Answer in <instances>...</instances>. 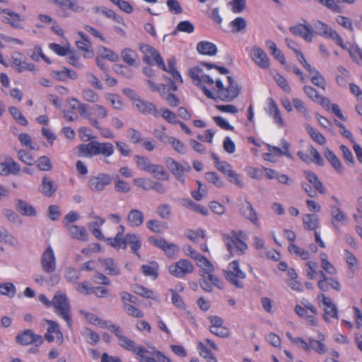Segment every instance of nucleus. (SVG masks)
<instances>
[{"label": "nucleus", "instance_id": "obj_9", "mask_svg": "<svg viewBox=\"0 0 362 362\" xmlns=\"http://www.w3.org/2000/svg\"><path fill=\"white\" fill-rule=\"evenodd\" d=\"M42 269L48 274L52 273L57 268V260L54 251L50 245L43 252L40 259Z\"/></svg>", "mask_w": 362, "mask_h": 362}, {"label": "nucleus", "instance_id": "obj_51", "mask_svg": "<svg viewBox=\"0 0 362 362\" xmlns=\"http://www.w3.org/2000/svg\"><path fill=\"white\" fill-rule=\"evenodd\" d=\"M106 99L110 103L113 108L121 110L123 108V103L121 98L116 94L109 93L106 95Z\"/></svg>", "mask_w": 362, "mask_h": 362}, {"label": "nucleus", "instance_id": "obj_20", "mask_svg": "<svg viewBox=\"0 0 362 362\" xmlns=\"http://www.w3.org/2000/svg\"><path fill=\"white\" fill-rule=\"evenodd\" d=\"M124 231V227L123 226H119L117 228V235L114 238H109L107 239V243L115 247V248H126V241L125 236L123 237V233Z\"/></svg>", "mask_w": 362, "mask_h": 362}, {"label": "nucleus", "instance_id": "obj_32", "mask_svg": "<svg viewBox=\"0 0 362 362\" xmlns=\"http://www.w3.org/2000/svg\"><path fill=\"white\" fill-rule=\"evenodd\" d=\"M197 264L202 269V276L205 277L207 274L212 273L214 271V267L212 264L203 255H201L196 260Z\"/></svg>", "mask_w": 362, "mask_h": 362}, {"label": "nucleus", "instance_id": "obj_45", "mask_svg": "<svg viewBox=\"0 0 362 362\" xmlns=\"http://www.w3.org/2000/svg\"><path fill=\"white\" fill-rule=\"evenodd\" d=\"M303 222L305 228L313 230L317 228L318 218L315 215L306 214L303 217Z\"/></svg>", "mask_w": 362, "mask_h": 362}, {"label": "nucleus", "instance_id": "obj_54", "mask_svg": "<svg viewBox=\"0 0 362 362\" xmlns=\"http://www.w3.org/2000/svg\"><path fill=\"white\" fill-rule=\"evenodd\" d=\"M194 30V25L189 22V21H183L180 22L177 27L176 30L174 31V34L177 33V31L192 33Z\"/></svg>", "mask_w": 362, "mask_h": 362}, {"label": "nucleus", "instance_id": "obj_14", "mask_svg": "<svg viewBox=\"0 0 362 362\" xmlns=\"http://www.w3.org/2000/svg\"><path fill=\"white\" fill-rule=\"evenodd\" d=\"M54 4L60 8L59 15L64 17H68L70 15L67 9L77 13L83 11V8L79 6L76 0H54Z\"/></svg>", "mask_w": 362, "mask_h": 362}, {"label": "nucleus", "instance_id": "obj_36", "mask_svg": "<svg viewBox=\"0 0 362 362\" xmlns=\"http://www.w3.org/2000/svg\"><path fill=\"white\" fill-rule=\"evenodd\" d=\"M17 209L24 216H36L35 209L28 202L18 199L17 201Z\"/></svg>", "mask_w": 362, "mask_h": 362}, {"label": "nucleus", "instance_id": "obj_62", "mask_svg": "<svg viewBox=\"0 0 362 362\" xmlns=\"http://www.w3.org/2000/svg\"><path fill=\"white\" fill-rule=\"evenodd\" d=\"M18 158L21 161L28 165H32L34 162L33 156L25 150L18 151Z\"/></svg>", "mask_w": 362, "mask_h": 362}, {"label": "nucleus", "instance_id": "obj_27", "mask_svg": "<svg viewBox=\"0 0 362 362\" xmlns=\"http://www.w3.org/2000/svg\"><path fill=\"white\" fill-rule=\"evenodd\" d=\"M282 148H279L276 146L268 145L269 151L272 153H274L275 155L278 156H285L289 158H292V154L289 151L290 144L286 140L281 141Z\"/></svg>", "mask_w": 362, "mask_h": 362}, {"label": "nucleus", "instance_id": "obj_29", "mask_svg": "<svg viewBox=\"0 0 362 362\" xmlns=\"http://www.w3.org/2000/svg\"><path fill=\"white\" fill-rule=\"evenodd\" d=\"M180 203L182 206L186 208L192 209V210L199 214H201L204 216L208 214V209L206 207L194 202L190 199H182L180 201Z\"/></svg>", "mask_w": 362, "mask_h": 362}, {"label": "nucleus", "instance_id": "obj_1", "mask_svg": "<svg viewBox=\"0 0 362 362\" xmlns=\"http://www.w3.org/2000/svg\"><path fill=\"white\" fill-rule=\"evenodd\" d=\"M228 86L224 88L221 81H216V86L217 88V95L223 101L230 102L234 100L240 93V87L234 81L232 76L227 77Z\"/></svg>", "mask_w": 362, "mask_h": 362}, {"label": "nucleus", "instance_id": "obj_22", "mask_svg": "<svg viewBox=\"0 0 362 362\" xmlns=\"http://www.w3.org/2000/svg\"><path fill=\"white\" fill-rule=\"evenodd\" d=\"M197 52L203 55L214 56L218 49L216 46L208 41H201L197 45Z\"/></svg>", "mask_w": 362, "mask_h": 362}, {"label": "nucleus", "instance_id": "obj_18", "mask_svg": "<svg viewBox=\"0 0 362 362\" xmlns=\"http://www.w3.org/2000/svg\"><path fill=\"white\" fill-rule=\"evenodd\" d=\"M320 296L322 298V303L325 305V313L323 318L325 321H329V317L338 318V312L336 305L332 302V300L329 297H326L324 294H321Z\"/></svg>", "mask_w": 362, "mask_h": 362}, {"label": "nucleus", "instance_id": "obj_15", "mask_svg": "<svg viewBox=\"0 0 362 362\" xmlns=\"http://www.w3.org/2000/svg\"><path fill=\"white\" fill-rule=\"evenodd\" d=\"M134 104L141 114L151 115L154 117L158 115V110L156 105L151 102L137 98L134 99Z\"/></svg>", "mask_w": 362, "mask_h": 362}, {"label": "nucleus", "instance_id": "obj_24", "mask_svg": "<svg viewBox=\"0 0 362 362\" xmlns=\"http://www.w3.org/2000/svg\"><path fill=\"white\" fill-rule=\"evenodd\" d=\"M144 221V213L138 209H132L127 216V222L133 227L140 226Z\"/></svg>", "mask_w": 362, "mask_h": 362}, {"label": "nucleus", "instance_id": "obj_16", "mask_svg": "<svg viewBox=\"0 0 362 362\" xmlns=\"http://www.w3.org/2000/svg\"><path fill=\"white\" fill-rule=\"evenodd\" d=\"M65 227L69 235L72 238L80 241H87L88 233L86 228L83 226L65 223Z\"/></svg>", "mask_w": 362, "mask_h": 362}, {"label": "nucleus", "instance_id": "obj_34", "mask_svg": "<svg viewBox=\"0 0 362 362\" xmlns=\"http://www.w3.org/2000/svg\"><path fill=\"white\" fill-rule=\"evenodd\" d=\"M96 155L101 154L105 158L112 156L114 153L113 145L110 143H100L95 141Z\"/></svg>", "mask_w": 362, "mask_h": 362}, {"label": "nucleus", "instance_id": "obj_63", "mask_svg": "<svg viewBox=\"0 0 362 362\" xmlns=\"http://www.w3.org/2000/svg\"><path fill=\"white\" fill-rule=\"evenodd\" d=\"M310 349H313L319 354H323L327 351L325 345L320 341L310 338L309 339Z\"/></svg>", "mask_w": 362, "mask_h": 362}, {"label": "nucleus", "instance_id": "obj_19", "mask_svg": "<svg viewBox=\"0 0 362 362\" xmlns=\"http://www.w3.org/2000/svg\"><path fill=\"white\" fill-rule=\"evenodd\" d=\"M89 218L95 219L94 222L89 223L88 224V228L91 230L92 233L99 240L104 238L100 230L98 228L99 226H102L105 223V219L97 216L94 212H91L88 214Z\"/></svg>", "mask_w": 362, "mask_h": 362}, {"label": "nucleus", "instance_id": "obj_58", "mask_svg": "<svg viewBox=\"0 0 362 362\" xmlns=\"http://www.w3.org/2000/svg\"><path fill=\"white\" fill-rule=\"evenodd\" d=\"M4 13L7 14L10 17V25L13 28H20V16L15 12L11 11L9 9H4L2 11Z\"/></svg>", "mask_w": 362, "mask_h": 362}, {"label": "nucleus", "instance_id": "obj_3", "mask_svg": "<svg viewBox=\"0 0 362 362\" xmlns=\"http://www.w3.org/2000/svg\"><path fill=\"white\" fill-rule=\"evenodd\" d=\"M223 272L226 279L232 285L236 288H243V280L246 278V274L241 270L238 261L231 262L228 267V270H224Z\"/></svg>", "mask_w": 362, "mask_h": 362}, {"label": "nucleus", "instance_id": "obj_8", "mask_svg": "<svg viewBox=\"0 0 362 362\" xmlns=\"http://www.w3.org/2000/svg\"><path fill=\"white\" fill-rule=\"evenodd\" d=\"M165 163L170 171L175 178L181 183L185 184V180L184 174L185 172H189L191 170L190 165L188 163L181 165L171 158H168L165 160Z\"/></svg>", "mask_w": 362, "mask_h": 362}, {"label": "nucleus", "instance_id": "obj_47", "mask_svg": "<svg viewBox=\"0 0 362 362\" xmlns=\"http://www.w3.org/2000/svg\"><path fill=\"white\" fill-rule=\"evenodd\" d=\"M81 334L84 337L86 341L88 344H95L98 343L100 339L99 335L96 332L88 328H83L81 330Z\"/></svg>", "mask_w": 362, "mask_h": 362}, {"label": "nucleus", "instance_id": "obj_53", "mask_svg": "<svg viewBox=\"0 0 362 362\" xmlns=\"http://www.w3.org/2000/svg\"><path fill=\"white\" fill-rule=\"evenodd\" d=\"M83 98L90 103H98L100 100V96L90 88H86L82 92Z\"/></svg>", "mask_w": 362, "mask_h": 362}, {"label": "nucleus", "instance_id": "obj_59", "mask_svg": "<svg viewBox=\"0 0 362 362\" xmlns=\"http://www.w3.org/2000/svg\"><path fill=\"white\" fill-rule=\"evenodd\" d=\"M168 144H170L177 153L180 154L186 153L185 145L176 138L172 136L171 139H169V142Z\"/></svg>", "mask_w": 362, "mask_h": 362}, {"label": "nucleus", "instance_id": "obj_6", "mask_svg": "<svg viewBox=\"0 0 362 362\" xmlns=\"http://www.w3.org/2000/svg\"><path fill=\"white\" fill-rule=\"evenodd\" d=\"M193 264L187 259H182L168 267L169 272L177 278H183L194 271Z\"/></svg>", "mask_w": 362, "mask_h": 362}, {"label": "nucleus", "instance_id": "obj_12", "mask_svg": "<svg viewBox=\"0 0 362 362\" xmlns=\"http://www.w3.org/2000/svg\"><path fill=\"white\" fill-rule=\"evenodd\" d=\"M289 30L296 36L301 37L306 42H311L314 35V31L312 26L304 21V23H298L296 25L292 26Z\"/></svg>", "mask_w": 362, "mask_h": 362}, {"label": "nucleus", "instance_id": "obj_46", "mask_svg": "<svg viewBox=\"0 0 362 362\" xmlns=\"http://www.w3.org/2000/svg\"><path fill=\"white\" fill-rule=\"evenodd\" d=\"M134 160L136 164V166L141 170L145 172H149L151 170V167L152 163H151L149 159L146 157L142 156H134Z\"/></svg>", "mask_w": 362, "mask_h": 362}, {"label": "nucleus", "instance_id": "obj_13", "mask_svg": "<svg viewBox=\"0 0 362 362\" xmlns=\"http://www.w3.org/2000/svg\"><path fill=\"white\" fill-rule=\"evenodd\" d=\"M251 58L255 64L263 69H267L270 66V61L267 53L259 47L254 46L251 50Z\"/></svg>", "mask_w": 362, "mask_h": 362}, {"label": "nucleus", "instance_id": "obj_4", "mask_svg": "<svg viewBox=\"0 0 362 362\" xmlns=\"http://www.w3.org/2000/svg\"><path fill=\"white\" fill-rule=\"evenodd\" d=\"M189 75L194 84L202 89L204 95L207 98L211 99L214 98L212 92L206 88L204 85V83L209 85H213L214 83V81L209 76L203 74L202 69L199 67L191 69L189 71Z\"/></svg>", "mask_w": 362, "mask_h": 362}, {"label": "nucleus", "instance_id": "obj_7", "mask_svg": "<svg viewBox=\"0 0 362 362\" xmlns=\"http://www.w3.org/2000/svg\"><path fill=\"white\" fill-rule=\"evenodd\" d=\"M223 240L231 255H243L247 250V245L244 241H237L229 234H223Z\"/></svg>", "mask_w": 362, "mask_h": 362}, {"label": "nucleus", "instance_id": "obj_33", "mask_svg": "<svg viewBox=\"0 0 362 362\" xmlns=\"http://www.w3.org/2000/svg\"><path fill=\"white\" fill-rule=\"evenodd\" d=\"M325 156L337 172L340 173H343V167L341 161L331 150L326 148L325 151Z\"/></svg>", "mask_w": 362, "mask_h": 362}, {"label": "nucleus", "instance_id": "obj_55", "mask_svg": "<svg viewBox=\"0 0 362 362\" xmlns=\"http://www.w3.org/2000/svg\"><path fill=\"white\" fill-rule=\"evenodd\" d=\"M313 28L314 33L325 37L331 27L320 21H317L314 22Z\"/></svg>", "mask_w": 362, "mask_h": 362}, {"label": "nucleus", "instance_id": "obj_56", "mask_svg": "<svg viewBox=\"0 0 362 362\" xmlns=\"http://www.w3.org/2000/svg\"><path fill=\"white\" fill-rule=\"evenodd\" d=\"M325 37L329 38L334 41L338 45H339L342 49H346V46L343 42V40L341 36L332 28H330L328 32L325 35Z\"/></svg>", "mask_w": 362, "mask_h": 362}, {"label": "nucleus", "instance_id": "obj_41", "mask_svg": "<svg viewBox=\"0 0 362 362\" xmlns=\"http://www.w3.org/2000/svg\"><path fill=\"white\" fill-rule=\"evenodd\" d=\"M158 265L156 262H151L149 264H144L141 266L142 273L147 276H151L153 279L158 277Z\"/></svg>", "mask_w": 362, "mask_h": 362}, {"label": "nucleus", "instance_id": "obj_49", "mask_svg": "<svg viewBox=\"0 0 362 362\" xmlns=\"http://www.w3.org/2000/svg\"><path fill=\"white\" fill-rule=\"evenodd\" d=\"M9 112L13 117V118L17 121V122L23 126H27L28 122L26 118L23 115L20 110H18L16 107H10L8 109Z\"/></svg>", "mask_w": 362, "mask_h": 362}, {"label": "nucleus", "instance_id": "obj_37", "mask_svg": "<svg viewBox=\"0 0 362 362\" xmlns=\"http://www.w3.org/2000/svg\"><path fill=\"white\" fill-rule=\"evenodd\" d=\"M309 73L310 74L311 81L313 83L325 90L326 81L320 71L313 68L312 71H309Z\"/></svg>", "mask_w": 362, "mask_h": 362}, {"label": "nucleus", "instance_id": "obj_28", "mask_svg": "<svg viewBox=\"0 0 362 362\" xmlns=\"http://www.w3.org/2000/svg\"><path fill=\"white\" fill-rule=\"evenodd\" d=\"M95 141L89 142L88 144H81L78 146L79 156L93 157L96 156Z\"/></svg>", "mask_w": 362, "mask_h": 362}, {"label": "nucleus", "instance_id": "obj_30", "mask_svg": "<svg viewBox=\"0 0 362 362\" xmlns=\"http://www.w3.org/2000/svg\"><path fill=\"white\" fill-rule=\"evenodd\" d=\"M126 246L131 245L132 250L139 255L138 250L141 248V238L136 234L129 233L125 235Z\"/></svg>", "mask_w": 362, "mask_h": 362}, {"label": "nucleus", "instance_id": "obj_43", "mask_svg": "<svg viewBox=\"0 0 362 362\" xmlns=\"http://www.w3.org/2000/svg\"><path fill=\"white\" fill-rule=\"evenodd\" d=\"M331 216L333 219V224L336 226L335 222L345 224L346 223V216L337 206H333L331 209Z\"/></svg>", "mask_w": 362, "mask_h": 362}, {"label": "nucleus", "instance_id": "obj_64", "mask_svg": "<svg viewBox=\"0 0 362 362\" xmlns=\"http://www.w3.org/2000/svg\"><path fill=\"white\" fill-rule=\"evenodd\" d=\"M205 177L208 182L213 183L217 187H222L223 186V182L221 180L220 177L214 172L206 173Z\"/></svg>", "mask_w": 362, "mask_h": 362}, {"label": "nucleus", "instance_id": "obj_44", "mask_svg": "<svg viewBox=\"0 0 362 362\" xmlns=\"http://www.w3.org/2000/svg\"><path fill=\"white\" fill-rule=\"evenodd\" d=\"M198 349L199 350V355L207 362H217V359L214 354L207 349L202 342L198 343Z\"/></svg>", "mask_w": 362, "mask_h": 362}, {"label": "nucleus", "instance_id": "obj_5", "mask_svg": "<svg viewBox=\"0 0 362 362\" xmlns=\"http://www.w3.org/2000/svg\"><path fill=\"white\" fill-rule=\"evenodd\" d=\"M141 52L144 54L143 61L149 65L155 63L162 69H165V64L159 52L148 45L141 44L139 46Z\"/></svg>", "mask_w": 362, "mask_h": 362}, {"label": "nucleus", "instance_id": "obj_35", "mask_svg": "<svg viewBox=\"0 0 362 362\" xmlns=\"http://www.w3.org/2000/svg\"><path fill=\"white\" fill-rule=\"evenodd\" d=\"M304 175L308 182L313 185L316 190L321 194H325V189L321 181L314 173L311 171H305L304 172Z\"/></svg>", "mask_w": 362, "mask_h": 362}, {"label": "nucleus", "instance_id": "obj_25", "mask_svg": "<svg viewBox=\"0 0 362 362\" xmlns=\"http://www.w3.org/2000/svg\"><path fill=\"white\" fill-rule=\"evenodd\" d=\"M99 262L109 275L117 276L120 274V269L118 265L112 258L100 259Z\"/></svg>", "mask_w": 362, "mask_h": 362}, {"label": "nucleus", "instance_id": "obj_11", "mask_svg": "<svg viewBox=\"0 0 362 362\" xmlns=\"http://www.w3.org/2000/svg\"><path fill=\"white\" fill-rule=\"evenodd\" d=\"M148 240L151 244L161 249L168 257H173L176 256L179 252V247L176 244L168 243L163 238H155L151 237Z\"/></svg>", "mask_w": 362, "mask_h": 362}, {"label": "nucleus", "instance_id": "obj_48", "mask_svg": "<svg viewBox=\"0 0 362 362\" xmlns=\"http://www.w3.org/2000/svg\"><path fill=\"white\" fill-rule=\"evenodd\" d=\"M115 189L117 192L128 193L131 190L129 184L121 180L118 175L115 177Z\"/></svg>", "mask_w": 362, "mask_h": 362}, {"label": "nucleus", "instance_id": "obj_2", "mask_svg": "<svg viewBox=\"0 0 362 362\" xmlns=\"http://www.w3.org/2000/svg\"><path fill=\"white\" fill-rule=\"evenodd\" d=\"M52 303L56 310V313L62 316L67 322L68 326L71 327L70 304L66 295L61 291H57L52 300Z\"/></svg>", "mask_w": 362, "mask_h": 362}, {"label": "nucleus", "instance_id": "obj_17", "mask_svg": "<svg viewBox=\"0 0 362 362\" xmlns=\"http://www.w3.org/2000/svg\"><path fill=\"white\" fill-rule=\"evenodd\" d=\"M240 211L241 214L245 218L251 221L255 226L259 225L258 215L250 202L245 200L243 203H242L240 205Z\"/></svg>", "mask_w": 362, "mask_h": 362}, {"label": "nucleus", "instance_id": "obj_40", "mask_svg": "<svg viewBox=\"0 0 362 362\" xmlns=\"http://www.w3.org/2000/svg\"><path fill=\"white\" fill-rule=\"evenodd\" d=\"M306 130L310 137L318 144L325 145L327 143L326 138L317 130L309 124L306 125Z\"/></svg>", "mask_w": 362, "mask_h": 362}, {"label": "nucleus", "instance_id": "obj_57", "mask_svg": "<svg viewBox=\"0 0 362 362\" xmlns=\"http://www.w3.org/2000/svg\"><path fill=\"white\" fill-rule=\"evenodd\" d=\"M37 166L39 170L42 171H49L52 168L49 158L45 156H41L37 159Z\"/></svg>", "mask_w": 362, "mask_h": 362}, {"label": "nucleus", "instance_id": "obj_60", "mask_svg": "<svg viewBox=\"0 0 362 362\" xmlns=\"http://www.w3.org/2000/svg\"><path fill=\"white\" fill-rule=\"evenodd\" d=\"M157 213L163 219H168L171 215V207L168 204H160L157 208Z\"/></svg>", "mask_w": 362, "mask_h": 362}, {"label": "nucleus", "instance_id": "obj_52", "mask_svg": "<svg viewBox=\"0 0 362 362\" xmlns=\"http://www.w3.org/2000/svg\"><path fill=\"white\" fill-rule=\"evenodd\" d=\"M98 51L102 57L107 59L111 62H117L119 59L118 55L107 47H100Z\"/></svg>", "mask_w": 362, "mask_h": 362}, {"label": "nucleus", "instance_id": "obj_31", "mask_svg": "<svg viewBox=\"0 0 362 362\" xmlns=\"http://www.w3.org/2000/svg\"><path fill=\"white\" fill-rule=\"evenodd\" d=\"M269 112L276 124L280 127L284 126V122L281 117L280 110L278 108L276 103L273 100H271L269 103Z\"/></svg>", "mask_w": 362, "mask_h": 362}, {"label": "nucleus", "instance_id": "obj_23", "mask_svg": "<svg viewBox=\"0 0 362 362\" xmlns=\"http://www.w3.org/2000/svg\"><path fill=\"white\" fill-rule=\"evenodd\" d=\"M57 189V187L53 181L50 180L47 176L42 177L40 190L44 196L50 197Z\"/></svg>", "mask_w": 362, "mask_h": 362}, {"label": "nucleus", "instance_id": "obj_21", "mask_svg": "<svg viewBox=\"0 0 362 362\" xmlns=\"http://www.w3.org/2000/svg\"><path fill=\"white\" fill-rule=\"evenodd\" d=\"M11 66L18 73H22L25 71L34 72L36 71L35 66L32 63H28L18 57H12Z\"/></svg>", "mask_w": 362, "mask_h": 362}, {"label": "nucleus", "instance_id": "obj_10", "mask_svg": "<svg viewBox=\"0 0 362 362\" xmlns=\"http://www.w3.org/2000/svg\"><path fill=\"white\" fill-rule=\"evenodd\" d=\"M111 182L112 177L110 175L100 173L97 176L91 177L88 180V185L93 192H100L103 191Z\"/></svg>", "mask_w": 362, "mask_h": 362}, {"label": "nucleus", "instance_id": "obj_38", "mask_svg": "<svg viewBox=\"0 0 362 362\" xmlns=\"http://www.w3.org/2000/svg\"><path fill=\"white\" fill-rule=\"evenodd\" d=\"M121 57L122 60L128 65H136L137 54L134 50L125 48L121 52Z\"/></svg>", "mask_w": 362, "mask_h": 362}, {"label": "nucleus", "instance_id": "obj_26", "mask_svg": "<svg viewBox=\"0 0 362 362\" xmlns=\"http://www.w3.org/2000/svg\"><path fill=\"white\" fill-rule=\"evenodd\" d=\"M148 173L153 174L154 178L158 180L168 181L170 179L169 173L160 165L152 164Z\"/></svg>", "mask_w": 362, "mask_h": 362}, {"label": "nucleus", "instance_id": "obj_50", "mask_svg": "<svg viewBox=\"0 0 362 362\" xmlns=\"http://www.w3.org/2000/svg\"><path fill=\"white\" fill-rule=\"evenodd\" d=\"M16 287L12 283H4L0 284V294L13 297L16 294Z\"/></svg>", "mask_w": 362, "mask_h": 362}, {"label": "nucleus", "instance_id": "obj_39", "mask_svg": "<svg viewBox=\"0 0 362 362\" xmlns=\"http://www.w3.org/2000/svg\"><path fill=\"white\" fill-rule=\"evenodd\" d=\"M34 333L31 329H26L16 336V341L21 345L25 346L33 344Z\"/></svg>", "mask_w": 362, "mask_h": 362}, {"label": "nucleus", "instance_id": "obj_61", "mask_svg": "<svg viewBox=\"0 0 362 362\" xmlns=\"http://www.w3.org/2000/svg\"><path fill=\"white\" fill-rule=\"evenodd\" d=\"M166 5L169 11L173 14H180L183 9L177 0H167Z\"/></svg>", "mask_w": 362, "mask_h": 362}, {"label": "nucleus", "instance_id": "obj_42", "mask_svg": "<svg viewBox=\"0 0 362 362\" xmlns=\"http://www.w3.org/2000/svg\"><path fill=\"white\" fill-rule=\"evenodd\" d=\"M134 292L144 298L157 300V296L152 290L145 288L141 285H135L134 286Z\"/></svg>", "mask_w": 362, "mask_h": 362}]
</instances>
